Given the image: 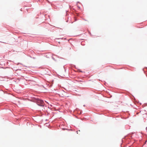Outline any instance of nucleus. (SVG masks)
I'll use <instances>...</instances> for the list:
<instances>
[{
	"instance_id": "obj_1",
	"label": "nucleus",
	"mask_w": 147,
	"mask_h": 147,
	"mask_svg": "<svg viewBox=\"0 0 147 147\" xmlns=\"http://www.w3.org/2000/svg\"><path fill=\"white\" fill-rule=\"evenodd\" d=\"M32 100L33 102H36L37 104L39 106L42 107L44 106V102L42 100H41L34 98L32 99Z\"/></svg>"
}]
</instances>
